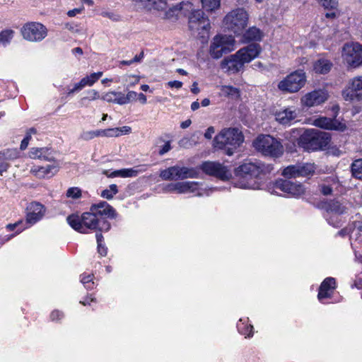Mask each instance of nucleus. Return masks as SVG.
Segmentation results:
<instances>
[{
	"mask_svg": "<svg viewBox=\"0 0 362 362\" xmlns=\"http://www.w3.org/2000/svg\"><path fill=\"white\" fill-rule=\"evenodd\" d=\"M203 8L206 11H213L220 6V0H201Z\"/></svg>",
	"mask_w": 362,
	"mask_h": 362,
	"instance_id": "nucleus-41",
	"label": "nucleus"
},
{
	"mask_svg": "<svg viewBox=\"0 0 362 362\" xmlns=\"http://www.w3.org/2000/svg\"><path fill=\"white\" fill-rule=\"evenodd\" d=\"M137 99L143 105H144V104H146L147 103L146 96L144 93H140L138 94Z\"/></svg>",
	"mask_w": 362,
	"mask_h": 362,
	"instance_id": "nucleus-63",
	"label": "nucleus"
},
{
	"mask_svg": "<svg viewBox=\"0 0 362 362\" xmlns=\"http://www.w3.org/2000/svg\"><path fill=\"white\" fill-rule=\"evenodd\" d=\"M115 98H114L115 104L121 105L127 104V100H126L127 98L125 97L123 93L115 91Z\"/></svg>",
	"mask_w": 362,
	"mask_h": 362,
	"instance_id": "nucleus-52",
	"label": "nucleus"
},
{
	"mask_svg": "<svg viewBox=\"0 0 362 362\" xmlns=\"http://www.w3.org/2000/svg\"><path fill=\"white\" fill-rule=\"evenodd\" d=\"M104 174L107 175L108 177H120V172L119 170H116L112 172L110 174H108L107 171H105Z\"/></svg>",
	"mask_w": 362,
	"mask_h": 362,
	"instance_id": "nucleus-62",
	"label": "nucleus"
},
{
	"mask_svg": "<svg viewBox=\"0 0 362 362\" xmlns=\"http://www.w3.org/2000/svg\"><path fill=\"white\" fill-rule=\"evenodd\" d=\"M14 30L12 29H5L0 32V44L4 45H8L14 37Z\"/></svg>",
	"mask_w": 362,
	"mask_h": 362,
	"instance_id": "nucleus-36",
	"label": "nucleus"
},
{
	"mask_svg": "<svg viewBox=\"0 0 362 362\" xmlns=\"http://www.w3.org/2000/svg\"><path fill=\"white\" fill-rule=\"evenodd\" d=\"M264 37L263 32L258 28L252 26L242 33V40L246 43H252L262 41Z\"/></svg>",
	"mask_w": 362,
	"mask_h": 362,
	"instance_id": "nucleus-22",
	"label": "nucleus"
},
{
	"mask_svg": "<svg viewBox=\"0 0 362 362\" xmlns=\"http://www.w3.org/2000/svg\"><path fill=\"white\" fill-rule=\"evenodd\" d=\"M100 98L98 91L94 89H90L86 91V95L81 98V103L86 104L93 100H96Z\"/></svg>",
	"mask_w": 362,
	"mask_h": 362,
	"instance_id": "nucleus-37",
	"label": "nucleus"
},
{
	"mask_svg": "<svg viewBox=\"0 0 362 362\" xmlns=\"http://www.w3.org/2000/svg\"><path fill=\"white\" fill-rule=\"evenodd\" d=\"M245 63L240 56H236V52L225 57L220 64V67L226 72L236 74L243 69Z\"/></svg>",
	"mask_w": 362,
	"mask_h": 362,
	"instance_id": "nucleus-18",
	"label": "nucleus"
},
{
	"mask_svg": "<svg viewBox=\"0 0 362 362\" xmlns=\"http://www.w3.org/2000/svg\"><path fill=\"white\" fill-rule=\"evenodd\" d=\"M327 154L333 156H340L342 154V151L336 145L327 146Z\"/></svg>",
	"mask_w": 362,
	"mask_h": 362,
	"instance_id": "nucleus-51",
	"label": "nucleus"
},
{
	"mask_svg": "<svg viewBox=\"0 0 362 362\" xmlns=\"http://www.w3.org/2000/svg\"><path fill=\"white\" fill-rule=\"evenodd\" d=\"M168 86L170 88H180L182 86V82L180 81H171L168 83Z\"/></svg>",
	"mask_w": 362,
	"mask_h": 362,
	"instance_id": "nucleus-60",
	"label": "nucleus"
},
{
	"mask_svg": "<svg viewBox=\"0 0 362 362\" xmlns=\"http://www.w3.org/2000/svg\"><path fill=\"white\" fill-rule=\"evenodd\" d=\"M200 169L206 175L222 181H228L232 177V174L228 168L218 162L204 161L200 165Z\"/></svg>",
	"mask_w": 362,
	"mask_h": 362,
	"instance_id": "nucleus-13",
	"label": "nucleus"
},
{
	"mask_svg": "<svg viewBox=\"0 0 362 362\" xmlns=\"http://www.w3.org/2000/svg\"><path fill=\"white\" fill-rule=\"evenodd\" d=\"M326 209L328 212L341 215L346 212L347 209L340 202L332 199L327 202Z\"/></svg>",
	"mask_w": 362,
	"mask_h": 362,
	"instance_id": "nucleus-28",
	"label": "nucleus"
},
{
	"mask_svg": "<svg viewBox=\"0 0 362 362\" xmlns=\"http://www.w3.org/2000/svg\"><path fill=\"white\" fill-rule=\"evenodd\" d=\"M59 165L57 164L47 165L46 166H33L30 172L38 178H49L59 171Z\"/></svg>",
	"mask_w": 362,
	"mask_h": 362,
	"instance_id": "nucleus-20",
	"label": "nucleus"
},
{
	"mask_svg": "<svg viewBox=\"0 0 362 362\" xmlns=\"http://www.w3.org/2000/svg\"><path fill=\"white\" fill-rule=\"evenodd\" d=\"M221 95L232 99H239L240 98V90L239 88L230 85H223L220 87Z\"/></svg>",
	"mask_w": 362,
	"mask_h": 362,
	"instance_id": "nucleus-29",
	"label": "nucleus"
},
{
	"mask_svg": "<svg viewBox=\"0 0 362 362\" xmlns=\"http://www.w3.org/2000/svg\"><path fill=\"white\" fill-rule=\"evenodd\" d=\"M198 182H180L173 185V189L178 193H185L187 192H194L198 188Z\"/></svg>",
	"mask_w": 362,
	"mask_h": 362,
	"instance_id": "nucleus-27",
	"label": "nucleus"
},
{
	"mask_svg": "<svg viewBox=\"0 0 362 362\" xmlns=\"http://www.w3.org/2000/svg\"><path fill=\"white\" fill-rule=\"evenodd\" d=\"M93 276L91 274H83L81 276V282L87 289H93L94 282L93 281Z\"/></svg>",
	"mask_w": 362,
	"mask_h": 362,
	"instance_id": "nucleus-44",
	"label": "nucleus"
},
{
	"mask_svg": "<svg viewBox=\"0 0 362 362\" xmlns=\"http://www.w3.org/2000/svg\"><path fill=\"white\" fill-rule=\"evenodd\" d=\"M10 164L8 162H0V175H1L4 173L6 172L8 169L10 168Z\"/></svg>",
	"mask_w": 362,
	"mask_h": 362,
	"instance_id": "nucleus-59",
	"label": "nucleus"
},
{
	"mask_svg": "<svg viewBox=\"0 0 362 362\" xmlns=\"http://www.w3.org/2000/svg\"><path fill=\"white\" fill-rule=\"evenodd\" d=\"M305 192L304 187L302 184L291 182V185L287 191V195L291 197H299Z\"/></svg>",
	"mask_w": 362,
	"mask_h": 362,
	"instance_id": "nucleus-34",
	"label": "nucleus"
},
{
	"mask_svg": "<svg viewBox=\"0 0 362 362\" xmlns=\"http://www.w3.org/2000/svg\"><path fill=\"white\" fill-rule=\"evenodd\" d=\"M140 1H146L147 6L157 11L165 10L167 8L166 0H139Z\"/></svg>",
	"mask_w": 362,
	"mask_h": 362,
	"instance_id": "nucleus-35",
	"label": "nucleus"
},
{
	"mask_svg": "<svg viewBox=\"0 0 362 362\" xmlns=\"http://www.w3.org/2000/svg\"><path fill=\"white\" fill-rule=\"evenodd\" d=\"M118 192L117 185L112 184L109 186V189H105L102 191L100 196L107 200H111L114 196L118 193Z\"/></svg>",
	"mask_w": 362,
	"mask_h": 362,
	"instance_id": "nucleus-40",
	"label": "nucleus"
},
{
	"mask_svg": "<svg viewBox=\"0 0 362 362\" xmlns=\"http://www.w3.org/2000/svg\"><path fill=\"white\" fill-rule=\"evenodd\" d=\"M322 5L325 9L334 10L338 6L337 0H322Z\"/></svg>",
	"mask_w": 362,
	"mask_h": 362,
	"instance_id": "nucleus-50",
	"label": "nucleus"
},
{
	"mask_svg": "<svg viewBox=\"0 0 362 362\" xmlns=\"http://www.w3.org/2000/svg\"><path fill=\"white\" fill-rule=\"evenodd\" d=\"M98 136H101V129L84 132L81 134V139L85 141L91 140Z\"/></svg>",
	"mask_w": 362,
	"mask_h": 362,
	"instance_id": "nucleus-45",
	"label": "nucleus"
},
{
	"mask_svg": "<svg viewBox=\"0 0 362 362\" xmlns=\"http://www.w3.org/2000/svg\"><path fill=\"white\" fill-rule=\"evenodd\" d=\"M306 83V75L303 70H296L279 82L278 88L283 93L298 92Z\"/></svg>",
	"mask_w": 362,
	"mask_h": 362,
	"instance_id": "nucleus-9",
	"label": "nucleus"
},
{
	"mask_svg": "<svg viewBox=\"0 0 362 362\" xmlns=\"http://www.w3.org/2000/svg\"><path fill=\"white\" fill-rule=\"evenodd\" d=\"M115 91H109L106 93L104 95H103L101 99L108 103H115L114 98H115Z\"/></svg>",
	"mask_w": 362,
	"mask_h": 362,
	"instance_id": "nucleus-53",
	"label": "nucleus"
},
{
	"mask_svg": "<svg viewBox=\"0 0 362 362\" xmlns=\"http://www.w3.org/2000/svg\"><path fill=\"white\" fill-rule=\"evenodd\" d=\"M121 177H136L139 173V170L134 168H123L119 170Z\"/></svg>",
	"mask_w": 362,
	"mask_h": 362,
	"instance_id": "nucleus-47",
	"label": "nucleus"
},
{
	"mask_svg": "<svg viewBox=\"0 0 362 362\" xmlns=\"http://www.w3.org/2000/svg\"><path fill=\"white\" fill-rule=\"evenodd\" d=\"M63 317H64L63 313L58 310L52 311L50 315V318L52 321H58V320H61L62 318H63Z\"/></svg>",
	"mask_w": 362,
	"mask_h": 362,
	"instance_id": "nucleus-55",
	"label": "nucleus"
},
{
	"mask_svg": "<svg viewBox=\"0 0 362 362\" xmlns=\"http://www.w3.org/2000/svg\"><path fill=\"white\" fill-rule=\"evenodd\" d=\"M297 170H298L297 164L290 165L286 167L283 170L281 175L287 179L296 178V177H298Z\"/></svg>",
	"mask_w": 362,
	"mask_h": 362,
	"instance_id": "nucleus-39",
	"label": "nucleus"
},
{
	"mask_svg": "<svg viewBox=\"0 0 362 362\" xmlns=\"http://www.w3.org/2000/svg\"><path fill=\"white\" fill-rule=\"evenodd\" d=\"M138 93L134 90H129L125 97L127 98L126 100H127V103L132 100H136L137 99Z\"/></svg>",
	"mask_w": 362,
	"mask_h": 362,
	"instance_id": "nucleus-56",
	"label": "nucleus"
},
{
	"mask_svg": "<svg viewBox=\"0 0 362 362\" xmlns=\"http://www.w3.org/2000/svg\"><path fill=\"white\" fill-rule=\"evenodd\" d=\"M244 141V136L238 128H225L214 139V146L232 156Z\"/></svg>",
	"mask_w": 362,
	"mask_h": 362,
	"instance_id": "nucleus-4",
	"label": "nucleus"
},
{
	"mask_svg": "<svg viewBox=\"0 0 362 362\" xmlns=\"http://www.w3.org/2000/svg\"><path fill=\"white\" fill-rule=\"evenodd\" d=\"M119 214L116 209L105 201L91 204L89 211L81 216L72 214L67 216L70 226H98L100 224L110 226V220H117Z\"/></svg>",
	"mask_w": 362,
	"mask_h": 362,
	"instance_id": "nucleus-1",
	"label": "nucleus"
},
{
	"mask_svg": "<svg viewBox=\"0 0 362 362\" xmlns=\"http://www.w3.org/2000/svg\"><path fill=\"white\" fill-rule=\"evenodd\" d=\"M20 152L17 148H6L0 151V162H8L17 159Z\"/></svg>",
	"mask_w": 362,
	"mask_h": 362,
	"instance_id": "nucleus-30",
	"label": "nucleus"
},
{
	"mask_svg": "<svg viewBox=\"0 0 362 362\" xmlns=\"http://www.w3.org/2000/svg\"><path fill=\"white\" fill-rule=\"evenodd\" d=\"M199 174V171L194 168L174 165L162 170L160 177L163 180H184L197 178Z\"/></svg>",
	"mask_w": 362,
	"mask_h": 362,
	"instance_id": "nucleus-11",
	"label": "nucleus"
},
{
	"mask_svg": "<svg viewBox=\"0 0 362 362\" xmlns=\"http://www.w3.org/2000/svg\"><path fill=\"white\" fill-rule=\"evenodd\" d=\"M321 193L323 195H329L332 193V188L329 185H322L321 188Z\"/></svg>",
	"mask_w": 362,
	"mask_h": 362,
	"instance_id": "nucleus-58",
	"label": "nucleus"
},
{
	"mask_svg": "<svg viewBox=\"0 0 362 362\" xmlns=\"http://www.w3.org/2000/svg\"><path fill=\"white\" fill-rule=\"evenodd\" d=\"M235 40L231 35L218 34L215 35L210 44L209 53L214 59H218L224 54L234 49Z\"/></svg>",
	"mask_w": 362,
	"mask_h": 362,
	"instance_id": "nucleus-8",
	"label": "nucleus"
},
{
	"mask_svg": "<svg viewBox=\"0 0 362 362\" xmlns=\"http://www.w3.org/2000/svg\"><path fill=\"white\" fill-rule=\"evenodd\" d=\"M298 135L297 144L300 148L308 152L325 150L331 142L329 133L317 129H309L303 132L302 129H292L291 136Z\"/></svg>",
	"mask_w": 362,
	"mask_h": 362,
	"instance_id": "nucleus-2",
	"label": "nucleus"
},
{
	"mask_svg": "<svg viewBox=\"0 0 362 362\" xmlns=\"http://www.w3.org/2000/svg\"><path fill=\"white\" fill-rule=\"evenodd\" d=\"M298 177H308L313 175L315 173V167L311 163H298Z\"/></svg>",
	"mask_w": 362,
	"mask_h": 362,
	"instance_id": "nucleus-31",
	"label": "nucleus"
},
{
	"mask_svg": "<svg viewBox=\"0 0 362 362\" xmlns=\"http://www.w3.org/2000/svg\"><path fill=\"white\" fill-rule=\"evenodd\" d=\"M163 142H164L165 144L163 146H160V148L158 150V154L160 156L164 155L165 153L170 151L172 148L171 141L170 140L165 141L163 136H159L157 138L156 141V145L158 146L159 144Z\"/></svg>",
	"mask_w": 362,
	"mask_h": 362,
	"instance_id": "nucleus-38",
	"label": "nucleus"
},
{
	"mask_svg": "<svg viewBox=\"0 0 362 362\" xmlns=\"http://www.w3.org/2000/svg\"><path fill=\"white\" fill-rule=\"evenodd\" d=\"M191 124H192L191 119H186L185 121H183L181 122L180 127L182 129H186V128L189 127Z\"/></svg>",
	"mask_w": 362,
	"mask_h": 362,
	"instance_id": "nucleus-64",
	"label": "nucleus"
},
{
	"mask_svg": "<svg viewBox=\"0 0 362 362\" xmlns=\"http://www.w3.org/2000/svg\"><path fill=\"white\" fill-rule=\"evenodd\" d=\"M86 86V83H84L83 78H81L79 82H78L74 85L73 88H69L67 89L66 96L69 97V96L74 95L76 93H78Z\"/></svg>",
	"mask_w": 362,
	"mask_h": 362,
	"instance_id": "nucleus-43",
	"label": "nucleus"
},
{
	"mask_svg": "<svg viewBox=\"0 0 362 362\" xmlns=\"http://www.w3.org/2000/svg\"><path fill=\"white\" fill-rule=\"evenodd\" d=\"M274 115L276 120L283 125H291L297 117L296 110L290 107L276 112Z\"/></svg>",
	"mask_w": 362,
	"mask_h": 362,
	"instance_id": "nucleus-21",
	"label": "nucleus"
},
{
	"mask_svg": "<svg viewBox=\"0 0 362 362\" xmlns=\"http://www.w3.org/2000/svg\"><path fill=\"white\" fill-rule=\"evenodd\" d=\"M103 76L102 71L95 72L89 76L82 78L86 86H91Z\"/></svg>",
	"mask_w": 362,
	"mask_h": 362,
	"instance_id": "nucleus-42",
	"label": "nucleus"
},
{
	"mask_svg": "<svg viewBox=\"0 0 362 362\" xmlns=\"http://www.w3.org/2000/svg\"><path fill=\"white\" fill-rule=\"evenodd\" d=\"M31 139V135L30 132H26L25 136L22 140L21 145H20V149L23 151L27 148L29 141Z\"/></svg>",
	"mask_w": 362,
	"mask_h": 362,
	"instance_id": "nucleus-54",
	"label": "nucleus"
},
{
	"mask_svg": "<svg viewBox=\"0 0 362 362\" xmlns=\"http://www.w3.org/2000/svg\"><path fill=\"white\" fill-rule=\"evenodd\" d=\"M340 107L338 104L333 105L331 107L332 117H320L314 120V125L327 130L344 132L347 129L346 123L336 119Z\"/></svg>",
	"mask_w": 362,
	"mask_h": 362,
	"instance_id": "nucleus-10",
	"label": "nucleus"
},
{
	"mask_svg": "<svg viewBox=\"0 0 362 362\" xmlns=\"http://www.w3.org/2000/svg\"><path fill=\"white\" fill-rule=\"evenodd\" d=\"M132 132V128L129 126H123L121 127L108 128L101 129V136L105 137H117L122 135L129 134Z\"/></svg>",
	"mask_w": 362,
	"mask_h": 362,
	"instance_id": "nucleus-24",
	"label": "nucleus"
},
{
	"mask_svg": "<svg viewBox=\"0 0 362 362\" xmlns=\"http://www.w3.org/2000/svg\"><path fill=\"white\" fill-rule=\"evenodd\" d=\"M274 170L272 164H267L262 161L244 162L234 170L236 178L246 182L243 184L244 188L249 187L248 181L254 179H264Z\"/></svg>",
	"mask_w": 362,
	"mask_h": 362,
	"instance_id": "nucleus-3",
	"label": "nucleus"
},
{
	"mask_svg": "<svg viewBox=\"0 0 362 362\" xmlns=\"http://www.w3.org/2000/svg\"><path fill=\"white\" fill-rule=\"evenodd\" d=\"M255 149L264 156L277 158L284 154L280 141L269 134H260L253 141Z\"/></svg>",
	"mask_w": 362,
	"mask_h": 362,
	"instance_id": "nucleus-5",
	"label": "nucleus"
},
{
	"mask_svg": "<svg viewBox=\"0 0 362 362\" xmlns=\"http://www.w3.org/2000/svg\"><path fill=\"white\" fill-rule=\"evenodd\" d=\"M28 154L29 157L32 159H40L48 161L51 160L52 157L49 148L46 147L32 148Z\"/></svg>",
	"mask_w": 362,
	"mask_h": 362,
	"instance_id": "nucleus-25",
	"label": "nucleus"
},
{
	"mask_svg": "<svg viewBox=\"0 0 362 362\" xmlns=\"http://www.w3.org/2000/svg\"><path fill=\"white\" fill-rule=\"evenodd\" d=\"M327 99V94L323 90L319 89L306 93L301 98V102L303 105L310 107L323 103Z\"/></svg>",
	"mask_w": 362,
	"mask_h": 362,
	"instance_id": "nucleus-19",
	"label": "nucleus"
},
{
	"mask_svg": "<svg viewBox=\"0 0 362 362\" xmlns=\"http://www.w3.org/2000/svg\"><path fill=\"white\" fill-rule=\"evenodd\" d=\"M351 172L354 178L362 180V158L353 161L351 165Z\"/></svg>",
	"mask_w": 362,
	"mask_h": 362,
	"instance_id": "nucleus-32",
	"label": "nucleus"
},
{
	"mask_svg": "<svg viewBox=\"0 0 362 362\" xmlns=\"http://www.w3.org/2000/svg\"><path fill=\"white\" fill-rule=\"evenodd\" d=\"M346 101L360 102L362 100V76L351 79L341 93Z\"/></svg>",
	"mask_w": 362,
	"mask_h": 362,
	"instance_id": "nucleus-14",
	"label": "nucleus"
},
{
	"mask_svg": "<svg viewBox=\"0 0 362 362\" xmlns=\"http://www.w3.org/2000/svg\"><path fill=\"white\" fill-rule=\"evenodd\" d=\"M66 197L73 199H79L82 196L81 189L76 187H70L66 191Z\"/></svg>",
	"mask_w": 362,
	"mask_h": 362,
	"instance_id": "nucleus-48",
	"label": "nucleus"
},
{
	"mask_svg": "<svg viewBox=\"0 0 362 362\" xmlns=\"http://www.w3.org/2000/svg\"><path fill=\"white\" fill-rule=\"evenodd\" d=\"M242 325H243V323L238 325V329L239 332L242 334L245 335V337H251L253 335V326L250 325L242 327Z\"/></svg>",
	"mask_w": 362,
	"mask_h": 362,
	"instance_id": "nucleus-49",
	"label": "nucleus"
},
{
	"mask_svg": "<svg viewBox=\"0 0 362 362\" xmlns=\"http://www.w3.org/2000/svg\"><path fill=\"white\" fill-rule=\"evenodd\" d=\"M343 57L351 67L362 64V45L359 43L346 44L343 47Z\"/></svg>",
	"mask_w": 362,
	"mask_h": 362,
	"instance_id": "nucleus-15",
	"label": "nucleus"
},
{
	"mask_svg": "<svg viewBox=\"0 0 362 362\" xmlns=\"http://www.w3.org/2000/svg\"><path fill=\"white\" fill-rule=\"evenodd\" d=\"M188 25L189 30L195 34L197 37L203 40L209 38L211 30V24L209 17L205 15L201 9L194 10L189 16Z\"/></svg>",
	"mask_w": 362,
	"mask_h": 362,
	"instance_id": "nucleus-6",
	"label": "nucleus"
},
{
	"mask_svg": "<svg viewBox=\"0 0 362 362\" xmlns=\"http://www.w3.org/2000/svg\"><path fill=\"white\" fill-rule=\"evenodd\" d=\"M291 182V181L288 180L278 179L273 182L272 187L274 189H279L287 194V191H288Z\"/></svg>",
	"mask_w": 362,
	"mask_h": 362,
	"instance_id": "nucleus-33",
	"label": "nucleus"
},
{
	"mask_svg": "<svg viewBox=\"0 0 362 362\" xmlns=\"http://www.w3.org/2000/svg\"><path fill=\"white\" fill-rule=\"evenodd\" d=\"M333 66L330 60L326 59H319L313 64V70L316 74H327Z\"/></svg>",
	"mask_w": 362,
	"mask_h": 362,
	"instance_id": "nucleus-26",
	"label": "nucleus"
},
{
	"mask_svg": "<svg viewBox=\"0 0 362 362\" xmlns=\"http://www.w3.org/2000/svg\"><path fill=\"white\" fill-rule=\"evenodd\" d=\"M23 37L30 42H40L47 35L45 25L39 22L25 23L21 29Z\"/></svg>",
	"mask_w": 362,
	"mask_h": 362,
	"instance_id": "nucleus-12",
	"label": "nucleus"
},
{
	"mask_svg": "<svg viewBox=\"0 0 362 362\" xmlns=\"http://www.w3.org/2000/svg\"><path fill=\"white\" fill-rule=\"evenodd\" d=\"M25 220L28 224L34 225L45 214L46 208L40 202H32L26 207Z\"/></svg>",
	"mask_w": 362,
	"mask_h": 362,
	"instance_id": "nucleus-16",
	"label": "nucleus"
},
{
	"mask_svg": "<svg viewBox=\"0 0 362 362\" xmlns=\"http://www.w3.org/2000/svg\"><path fill=\"white\" fill-rule=\"evenodd\" d=\"M262 51V47L259 43L252 42L238 50L236 56H240L241 60L247 64L258 57Z\"/></svg>",
	"mask_w": 362,
	"mask_h": 362,
	"instance_id": "nucleus-17",
	"label": "nucleus"
},
{
	"mask_svg": "<svg viewBox=\"0 0 362 362\" xmlns=\"http://www.w3.org/2000/svg\"><path fill=\"white\" fill-rule=\"evenodd\" d=\"M215 130L214 127H209L207 128L204 133V137L207 139H211L212 138V135L214 134Z\"/></svg>",
	"mask_w": 362,
	"mask_h": 362,
	"instance_id": "nucleus-61",
	"label": "nucleus"
},
{
	"mask_svg": "<svg viewBox=\"0 0 362 362\" xmlns=\"http://www.w3.org/2000/svg\"><path fill=\"white\" fill-rule=\"evenodd\" d=\"M103 16L107 17L108 18L112 20L113 21H119L121 18V16L115 13L107 12V13H105Z\"/></svg>",
	"mask_w": 362,
	"mask_h": 362,
	"instance_id": "nucleus-57",
	"label": "nucleus"
},
{
	"mask_svg": "<svg viewBox=\"0 0 362 362\" xmlns=\"http://www.w3.org/2000/svg\"><path fill=\"white\" fill-rule=\"evenodd\" d=\"M96 239L98 243V252L101 256H105L107 252V247L103 245V237L101 234H96Z\"/></svg>",
	"mask_w": 362,
	"mask_h": 362,
	"instance_id": "nucleus-46",
	"label": "nucleus"
},
{
	"mask_svg": "<svg viewBox=\"0 0 362 362\" xmlns=\"http://www.w3.org/2000/svg\"><path fill=\"white\" fill-rule=\"evenodd\" d=\"M223 23L235 36L241 35L247 25L248 14L243 8H236L225 16Z\"/></svg>",
	"mask_w": 362,
	"mask_h": 362,
	"instance_id": "nucleus-7",
	"label": "nucleus"
},
{
	"mask_svg": "<svg viewBox=\"0 0 362 362\" xmlns=\"http://www.w3.org/2000/svg\"><path fill=\"white\" fill-rule=\"evenodd\" d=\"M335 279L332 277L326 278L322 281L320 286L317 295L319 300L322 301V299L330 297L329 291V290L334 289L335 288Z\"/></svg>",
	"mask_w": 362,
	"mask_h": 362,
	"instance_id": "nucleus-23",
	"label": "nucleus"
}]
</instances>
